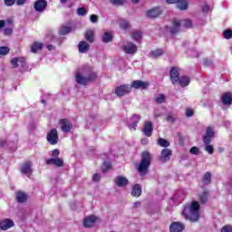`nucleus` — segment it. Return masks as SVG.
Returning a JSON list of instances; mask_svg holds the SVG:
<instances>
[{"label":"nucleus","instance_id":"44","mask_svg":"<svg viewBox=\"0 0 232 232\" xmlns=\"http://www.w3.org/2000/svg\"><path fill=\"white\" fill-rule=\"evenodd\" d=\"M223 37L225 39H232V30L231 29H227L223 32Z\"/></svg>","mask_w":232,"mask_h":232},{"label":"nucleus","instance_id":"3","mask_svg":"<svg viewBox=\"0 0 232 232\" xmlns=\"http://www.w3.org/2000/svg\"><path fill=\"white\" fill-rule=\"evenodd\" d=\"M97 79V73L92 72L88 75V77H84L81 75V73L76 74V82L78 84H82L83 86H86L88 82H92Z\"/></svg>","mask_w":232,"mask_h":232},{"label":"nucleus","instance_id":"38","mask_svg":"<svg viewBox=\"0 0 232 232\" xmlns=\"http://www.w3.org/2000/svg\"><path fill=\"white\" fill-rule=\"evenodd\" d=\"M155 102H157V104H163V102H166V96L164 94H159L158 97H156L154 99Z\"/></svg>","mask_w":232,"mask_h":232},{"label":"nucleus","instance_id":"21","mask_svg":"<svg viewBox=\"0 0 232 232\" xmlns=\"http://www.w3.org/2000/svg\"><path fill=\"white\" fill-rule=\"evenodd\" d=\"M21 173L23 175H32V161L27 160L22 164Z\"/></svg>","mask_w":232,"mask_h":232},{"label":"nucleus","instance_id":"60","mask_svg":"<svg viewBox=\"0 0 232 232\" xmlns=\"http://www.w3.org/2000/svg\"><path fill=\"white\" fill-rule=\"evenodd\" d=\"M26 3V0H16L17 6H23Z\"/></svg>","mask_w":232,"mask_h":232},{"label":"nucleus","instance_id":"20","mask_svg":"<svg viewBox=\"0 0 232 232\" xmlns=\"http://www.w3.org/2000/svg\"><path fill=\"white\" fill-rule=\"evenodd\" d=\"M221 102L224 106H231L232 105V93L227 92L221 94Z\"/></svg>","mask_w":232,"mask_h":232},{"label":"nucleus","instance_id":"64","mask_svg":"<svg viewBox=\"0 0 232 232\" xmlns=\"http://www.w3.org/2000/svg\"><path fill=\"white\" fill-rule=\"evenodd\" d=\"M5 24H6V22L5 20H0V30L1 28H5Z\"/></svg>","mask_w":232,"mask_h":232},{"label":"nucleus","instance_id":"25","mask_svg":"<svg viewBox=\"0 0 232 232\" xmlns=\"http://www.w3.org/2000/svg\"><path fill=\"white\" fill-rule=\"evenodd\" d=\"M140 195H142V187L140 186V184L136 183L132 187L131 196L139 198L140 197Z\"/></svg>","mask_w":232,"mask_h":232},{"label":"nucleus","instance_id":"22","mask_svg":"<svg viewBox=\"0 0 232 232\" xmlns=\"http://www.w3.org/2000/svg\"><path fill=\"white\" fill-rule=\"evenodd\" d=\"M95 222H97V217L91 215L83 219V227H93Z\"/></svg>","mask_w":232,"mask_h":232},{"label":"nucleus","instance_id":"1","mask_svg":"<svg viewBox=\"0 0 232 232\" xmlns=\"http://www.w3.org/2000/svg\"><path fill=\"white\" fill-rule=\"evenodd\" d=\"M182 215L189 222H198L200 220V203L192 201L189 206L183 208Z\"/></svg>","mask_w":232,"mask_h":232},{"label":"nucleus","instance_id":"11","mask_svg":"<svg viewBox=\"0 0 232 232\" xmlns=\"http://www.w3.org/2000/svg\"><path fill=\"white\" fill-rule=\"evenodd\" d=\"M171 155H173V150L169 149H163L160 152V156L159 158L160 162H168L169 160Z\"/></svg>","mask_w":232,"mask_h":232},{"label":"nucleus","instance_id":"32","mask_svg":"<svg viewBox=\"0 0 232 232\" xmlns=\"http://www.w3.org/2000/svg\"><path fill=\"white\" fill-rule=\"evenodd\" d=\"M188 6L189 5L186 0H179V2L177 3V8H179V10H188Z\"/></svg>","mask_w":232,"mask_h":232},{"label":"nucleus","instance_id":"6","mask_svg":"<svg viewBox=\"0 0 232 232\" xmlns=\"http://www.w3.org/2000/svg\"><path fill=\"white\" fill-rule=\"evenodd\" d=\"M47 142L51 144V146H55L59 142V134L57 133V129H52L47 133Z\"/></svg>","mask_w":232,"mask_h":232},{"label":"nucleus","instance_id":"29","mask_svg":"<svg viewBox=\"0 0 232 232\" xmlns=\"http://www.w3.org/2000/svg\"><path fill=\"white\" fill-rule=\"evenodd\" d=\"M85 39L88 43H93L95 41V33L93 30H87L85 32Z\"/></svg>","mask_w":232,"mask_h":232},{"label":"nucleus","instance_id":"42","mask_svg":"<svg viewBox=\"0 0 232 232\" xmlns=\"http://www.w3.org/2000/svg\"><path fill=\"white\" fill-rule=\"evenodd\" d=\"M120 28H121L122 30H128V28H130V22L126 20H121Z\"/></svg>","mask_w":232,"mask_h":232},{"label":"nucleus","instance_id":"35","mask_svg":"<svg viewBox=\"0 0 232 232\" xmlns=\"http://www.w3.org/2000/svg\"><path fill=\"white\" fill-rule=\"evenodd\" d=\"M205 144V151L209 155H213L215 153V148L210 143H204Z\"/></svg>","mask_w":232,"mask_h":232},{"label":"nucleus","instance_id":"58","mask_svg":"<svg viewBox=\"0 0 232 232\" xmlns=\"http://www.w3.org/2000/svg\"><path fill=\"white\" fill-rule=\"evenodd\" d=\"M186 115H187V117H193V110L187 109L186 110Z\"/></svg>","mask_w":232,"mask_h":232},{"label":"nucleus","instance_id":"4","mask_svg":"<svg viewBox=\"0 0 232 232\" xmlns=\"http://www.w3.org/2000/svg\"><path fill=\"white\" fill-rule=\"evenodd\" d=\"M114 93L117 97H124V95L131 93V87L130 84H121L115 88Z\"/></svg>","mask_w":232,"mask_h":232},{"label":"nucleus","instance_id":"45","mask_svg":"<svg viewBox=\"0 0 232 232\" xmlns=\"http://www.w3.org/2000/svg\"><path fill=\"white\" fill-rule=\"evenodd\" d=\"M189 153L191 155H198V153H200V149H198V147H192L190 150H189Z\"/></svg>","mask_w":232,"mask_h":232},{"label":"nucleus","instance_id":"59","mask_svg":"<svg viewBox=\"0 0 232 232\" xmlns=\"http://www.w3.org/2000/svg\"><path fill=\"white\" fill-rule=\"evenodd\" d=\"M148 142H150V140L148 138H143L140 140V144H142V146H146V144H148Z\"/></svg>","mask_w":232,"mask_h":232},{"label":"nucleus","instance_id":"7","mask_svg":"<svg viewBox=\"0 0 232 232\" xmlns=\"http://www.w3.org/2000/svg\"><path fill=\"white\" fill-rule=\"evenodd\" d=\"M47 166H56V168L64 167V160L62 158H50L45 160Z\"/></svg>","mask_w":232,"mask_h":232},{"label":"nucleus","instance_id":"27","mask_svg":"<svg viewBox=\"0 0 232 232\" xmlns=\"http://www.w3.org/2000/svg\"><path fill=\"white\" fill-rule=\"evenodd\" d=\"M179 86L181 88H186V86H189V82H191V78L189 76H181L178 81Z\"/></svg>","mask_w":232,"mask_h":232},{"label":"nucleus","instance_id":"34","mask_svg":"<svg viewBox=\"0 0 232 232\" xmlns=\"http://www.w3.org/2000/svg\"><path fill=\"white\" fill-rule=\"evenodd\" d=\"M158 146H160L161 148H169V141L168 140L163 139V138H159L158 139Z\"/></svg>","mask_w":232,"mask_h":232},{"label":"nucleus","instance_id":"47","mask_svg":"<svg viewBox=\"0 0 232 232\" xmlns=\"http://www.w3.org/2000/svg\"><path fill=\"white\" fill-rule=\"evenodd\" d=\"M52 157H53V159H59V155H61V151H59V149H54L52 150Z\"/></svg>","mask_w":232,"mask_h":232},{"label":"nucleus","instance_id":"18","mask_svg":"<svg viewBox=\"0 0 232 232\" xmlns=\"http://www.w3.org/2000/svg\"><path fill=\"white\" fill-rule=\"evenodd\" d=\"M147 17H150V19H155L157 17H160V15H162V10L159 7L150 9L146 11Z\"/></svg>","mask_w":232,"mask_h":232},{"label":"nucleus","instance_id":"49","mask_svg":"<svg viewBox=\"0 0 232 232\" xmlns=\"http://www.w3.org/2000/svg\"><path fill=\"white\" fill-rule=\"evenodd\" d=\"M77 14H79V15H86V8L85 7H79L78 9H77Z\"/></svg>","mask_w":232,"mask_h":232},{"label":"nucleus","instance_id":"37","mask_svg":"<svg viewBox=\"0 0 232 232\" xmlns=\"http://www.w3.org/2000/svg\"><path fill=\"white\" fill-rule=\"evenodd\" d=\"M109 169H111V163L110 161H104L102 166V173H106Z\"/></svg>","mask_w":232,"mask_h":232},{"label":"nucleus","instance_id":"5","mask_svg":"<svg viewBox=\"0 0 232 232\" xmlns=\"http://www.w3.org/2000/svg\"><path fill=\"white\" fill-rule=\"evenodd\" d=\"M11 64L13 68H19V64H20L22 70L28 69V65L26 64V58L24 57H14L11 60Z\"/></svg>","mask_w":232,"mask_h":232},{"label":"nucleus","instance_id":"19","mask_svg":"<svg viewBox=\"0 0 232 232\" xmlns=\"http://www.w3.org/2000/svg\"><path fill=\"white\" fill-rule=\"evenodd\" d=\"M15 198L19 204H24V202H28V194L23 190H18L15 192Z\"/></svg>","mask_w":232,"mask_h":232},{"label":"nucleus","instance_id":"33","mask_svg":"<svg viewBox=\"0 0 232 232\" xmlns=\"http://www.w3.org/2000/svg\"><path fill=\"white\" fill-rule=\"evenodd\" d=\"M202 182L205 186L211 184V172H206L202 178Z\"/></svg>","mask_w":232,"mask_h":232},{"label":"nucleus","instance_id":"40","mask_svg":"<svg viewBox=\"0 0 232 232\" xmlns=\"http://www.w3.org/2000/svg\"><path fill=\"white\" fill-rule=\"evenodd\" d=\"M114 6H122L126 5V0H110Z\"/></svg>","mask_w":232,"mask_h":232},{"label":"nucleus","instance_id":"14","mask_svg":"<svg viewBox=\"0 0 232 232\" xmlns=\"http://www.w3.org/2000/svg\"><path fill=\"white\" fill-rule=\"evenodd\" d=\"M213 137H215V130L211 127H207L206 134L203 137L204 144H211Z\"/></svg>","mask_w":232,"mask_h":232},{"label":"nucleus","instance_id":"16","mask_svg":"<svg viewBox=\"0 0 232 232\" xmlns=\"http://www.w3.org/2000/svg\"><path fill=\"white\" fill-rule=\"evenodd\" d=\"M142 131L145 137H151L153 135V122L145 121Z\"/></svg>","mask_w":232,"mask_h":232},{"label":"nucleus","instance_id":"54","mask_svg":"<svg viewBox=\"0 0 232 232\" xmlns=\"http://www.w3.org/2000/svg\"><path fill=\"white\" fill-rule=\"evenodd\" d=\"M92 180H93V182H99V180H101V174L95 173V174L92 176Z\"/></svg>","mask_w":232,"mask_h":232},{"label":"nucleus","instance_id":"24","mask_svg":"<svg viewBox=\"0 0 232 232\" xmlns=\"http://www.w3.org/2000/svg\"><path fill=\"white\" fill-rule=\"evenodd\" d=\"M173 26L170 28V34H172V35H175V34H179V32L180 31V26L182 24V22L174 19L172 22Z\"/></svg>","mask_w":232,"mask_h":232},{"label":"nucleus","instance_id":"41","mask_svg":"<svg viewBox=\"0 0 232 232\" xmlns=\"http://www.w3.org/2000/svg\"><path fill=\"white\" fill-rule=\"evenodd\" d=\"M152 57H160V55H164V50L162 49H156L151 52Z\"/></svg>","mask_w":232,"mask_h":232},{"label":"nucleus","instance_id":"2","mask_svg":"<svg viewBox=\"0 0 232 232\" xmlns=\"http://www.w3.org/2000/svg\"><path fill=\"white\" fill-rule=\"evenodd\" d=\"M140 157L141 159L137 166V171L140 177H146L148 171H150V167L151 166L152 156L150 151H142Z\"/></svg>","mask_w":232,"mask_h":232},{"label":"nucleus","instance_id":"30","mask_svg":"<svg viewBox=\"0 0 232 232\" xmlns=\"http://www.w3.org/2000/svg\"><path fill=\"white\" fill-rule=\"evenodd\" d=\"M209 193L208 191H203L198 195V200L201 204H206L208 200Z\"/></svg>","mask_w":232,"mask_h":232},{"label":"nucleus","instance_id":"10","mask_svg":"<svg viewBox=\"0 0 232 232\" xmlns=\"http://www.w3.org/2000/svg\"><path fill=\"white\" fill-rule=\"evenodd\" d=\"M150 86V82H144L142 80H135L131 82L130 87L134 90H146Z\"/></svg>","mask_w":232,"mask_h":232},{"label":"nucleus","instance_id":"51","mask_svg":"<svg viewBox=\"0 0 232 232\" xmlns=\"http://www.w3.org/2000/svg\"><path fill=\"white\" fill-rule=\"evenodd\" d=\"M5 6H14L15 0H4Z\"/></svg>","mask_w":232,"mask_h":232},{"label":"nucleus","instance_id":"53","mask_svg":"<svg viewBox=\"0 0 232 232\" xmlns=\"http://www.w3.org/2000/svg\"><path fill=\"white\" fill-rule=\"evenodd\" d=\"M98 20H99V16H97V14H91L90 16L91 23H97Z\"/></svg>","mask_w":232,"mask_h":232},{"label":"nucleus","instance_id":"63","mask_svg":"<svg viewBox=\"0 0 232 232\" xmlns=\"http://www.w3.org/2000/svg\"><path fill=\"white\" fill-rule=\"evenodd\" d=\"M133 118L136 119V122H140V115L139 114H134Z\"/></svg>","mask_w":232,"mask_h":232},{"label":"nucleus","instance_id":"8","mask_svg":"<svg viewBox=\"0 0 232 232\" xmlns=\"http://www.w3.org/2000/svg\"><path fill=\"white\" fill-rule=\"evenodd\" d=\"M169 77L172 84H179L180 79V72L177 67H171L169 71Z\"/></svg>","mask_w":232,"mask_h":232},{"label":"nucleus","instance_id":"46","mask_svg":"<svg viewBox=\"0 0 232 232\" xmlns=\"http://www.w3.org/2000/svg\"><path fill=\"white\" fill-rule=\"evenodd\" d=\"M183 26L184 28H191L193 26V24L191 22V20H183Z\"/></svg>","mask_w":232,"mask_h":232},{"label":"nucleus","instance_id":"39","mask_svg":"<svg viewBox=\"0 0 232 232\" xmlns=\"http://www.w3.org/2000/svg\"><path fill=\"white\" fill-rule=\"evenodd\" d=\"M70 32H72V27L63 26L60 29V35H68V34H70Z\"/></svg>","mask_w":232,"mask_h":232},{"label":"nucleus","instance_id":"12","mask_svg":"<svg viewBox=\"0 0 232 232\" xmlns=\"http://www.w3.org/2000/svg\"><path fill=\"white\" fill-rule=\"evenodd\" d=\"M15 224L14 223V220L10 218H5L0 221V229L2 231H8V229L14 227Z\"/></svg>","mask_w":232,"mask_h":232},{"label":"nucleus","instance_id":"9","mask_svg":"<svg viewBox=\"0 0 232 232\" xmlns=\"http://www.w3.org/2000/svg\"><path fill=\"white\" fill-rule=\"evenodd\" d=\"M60 125L63 133H70V131H72V128H73V124H72L68 119H61Z\"/></svg>","mask_w":232,"mask_h":232},{"label":"nucleus","instance_id":"57","mask_svg":"<svg viewBox=\"0 0 232 232\" xmlns=\"http://www.w3.org/2000/svg\"><path fill=\"white\" fill-rule=\"evenodd\" d=\"M209 10H210V7H209V5H205L202 7V12H203V14H208V12H209Z\"/></svg>","mask_w":232,"mask_h":232},{"label":"nucleus","instance_id":"36","mask_svg":"<svg viewBox=\"0 0 232 232\" xmlns=\"http://www.w3.org/2000/svg\"><path fill=\"white\" fill-rule=\"evenodd\" d=\"M10 53V47L8 46H0V57L8 55Z\"/></svg>","mask_w":232,"mask_h":232},{"label":"nucleus","instance_id":"26","mask_svg":"<svg viewBox=\"0 0 232 232\" xmlns=\"http://www.w3.org/2000/svg\"><path fill=\"white\" fill-rule=\"evenodd\" d=\"M78 50L80 53H86L90 52V44L86 41H81L78 44Z\"/></svg>","mask_w":232,"mask_h":232},{"label":"nucleus","instance_id":"50","mask_svg":"<svg viewBox=\"0 0 232 232\" xmlns=\"http://www.w3.org/2000/svg\"><path fill=\"white\" fill-rule=\"evenodd\" d=\"M14 34V29L7 27L4 30V35H12Z\"/></svg>","mask_w":232,"mask_h":232},{"label":"nucleus","instance_id":"28","mask_svg":"<svg viewBox=\"0 0 232 232\" xmlns=\"http://www.w3.org/2000/svg\"><path fill=\"white\" fill-rule=\"evenodd\" d=\"M43 46H44L43 43L34 42L31 45L32 53H37L39 50H43Z\"/></svg>","mask_w":232,"mask_h":232},{"label":"nucleus","instance_id":"15","mask_svg":"<svg viewBox=\"0 0 232 232\" xmlns=\"http://www.w3.org/2000/svg\"><path fill=\"white\" fill-rule=\"evenodd\" d=\"M48 7V2L46 0H36L34 5L35 12H44Z\"/></svg>","mask_w":232,"mask_h":232},{"label":"nucleus","instance_id":"23","mask_svg":"<svg viewBox=\"0 0 232 232\" xmlns=\"http://www.w3.org/2000/svg\"><path fill=\"white\" fill-rule=\"evenodd\" d=\"M184 224L180 222H173L169 226L170 232H182L184 231Z\"/></svg>","mask_w":232,"mask_h":232},{"label":"nucleus","instance_id":"61","mask_svg":"<svg viewBox=\"0 0 232 232\" xmlns=\"http://www.w3.org/2000/svg\"><path fill=\"white\" fill-rule=\"evenodd\" d=\"M167 5H177L179 0H166Z\"/></svg>","mask_w":232,"mask_h":232},{"label":"nucleus","instance_id":"62","mask_svg":"<svg viewBox=\"0 0 232 232\" xmlns=\"http://www.w3.org/2000/svg\"><path fill=\"white\" fill-rule=\"evenodd\" d=\"M4 146H6V140L0 139V148H3Z\"/></svg>","mask_w":232,"mask_h":232},{"label":"nucleus","instance_id":"31","mask_svg":"<svg viewBox=\"0 0 232 232\" xmlns=\"http://www.w3.org/2000/svg\"><path fill=\"white\" fill-rule=\"evenodd\" d=\"M113 41V34L111 32H105L102 36V43H111Z\"/></svg>","mask_w":232,"mask_h":232},{"label":"nucleus","instance_id":"56","mask_svg":"<svg viewBox=\"0 0 232 232\" xmlns=\"http://www.w3.org/2000/svg\"><path fill=\"white\" fill-rule=\"evenodd\" d=\"M139 121H134L129 125L130 130H136Z\"/></svg>","mask_w":232,"mask_h":232},{"label":"nucleus","instance_id":"17","mask_svg":"<svg viewBox=\"0 0 232 232\" xmlns=\"http://www.w3.org/2000/svg\"><path fill=\"white\" fill-rule=\"evenodd\" d=\"M121 50H123L125 53L133 55V53H137V44L133 43H128L126 45L121 47Z\"/></svg>","mask_w":232,"mask_h":232},{"label":"nucleus","instance_id":"13","mask_svg":"<svg viewBox=\"0 0 232 232\" xmlns=\"http://www.w3.org/2000/svg\"><path fill=\"white\" fill-rule=\"evenodd\" d=\"M114 183L117 186V188H126V186L130 184V180L126 177L117 176L114 179Z\"/></svg>","mask_w":232,"mask_h":232},{"label":"nucleus","instance_id":"43","mask_svg":"<svg viewBox=\"0 0 232 232\" xmlns=\"http://www.w3.org/2000/svg\"><path fill=\"white\" fill-rule=\"evenodd\" d=\"M132 39H134V41H140V39H142V32L140 31H136L132 34Z\"/></svg>","mask_w":232,"mask_h":232},{"label":"nucleus","instance_id":"52","mask_svg":"<svg viewBox=\"0 0 232 232\" xmlns=\"http://www.w3.org/2000/svg\"><path fill=\"white\" fill-rule=\"evenodd\" d=\"M166 121L168 122H171V124H174L175 123V117H173V115H171V114H169L166 117Z\"/></svg>","mask_w":232,"mask_h":232},{"label":"nucleus","instance_id":"48","mask_svg":"<svg viewBox=\"0 0 232 232\" xmlns=\"http://www.w3.org/2000/svg\"><path fill=\"white\" fill-rule=\"evenodd\" d=\"M221 232H232V226L226 225L221 228Z\"/></svg>","mask_w":232,"mask_h":232},{"label":"nucleus","instance_id":"55","mask_svg":"<svg viewBox=\"0 0 232 232\" xmlns=\"http://www.w3.org/2000/svg\"><path fill=\"white\" fill-rule=\"evenodd\" d=\"M178 137H179V144L181 146H184V136L182 135V133H178Z\"/></svg>","mask_w":232,"mask_h":232}]
</instances>
